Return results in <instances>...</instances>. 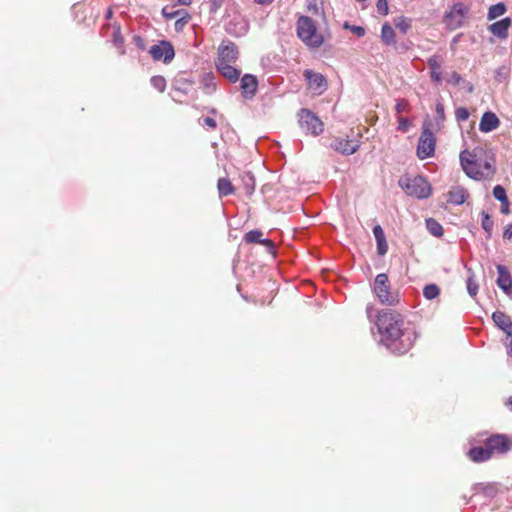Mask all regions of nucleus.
Listing matches in <instances>:
<instances>
[{"label": "nucleus", "instance_id": "obj_1", "mask_svg": "<svg viewBox=\"0 0 512 512\" xmlns=\"http://www.w3.org/2000/svg\"><path fill=\"white\" fill-rule=\"evenodd\" d=\"M376 326L380 343L393 354L407 353L418 337L416 329L410 323H405L400 313L391 309L379 312Z\"/></svg>", "mask_w": 512, "mask_h": 512}, {"label": "nucleus", "instance_id": "obj_2", "mask_svg": "<svg viewBox=\"0 0 512 512\" xmlns=\"http://www.w3.org/2000/svg\"><path fill=\"white\" fill-rule=\"evenodd\" d=\"M460 163L466 175L474 180L488 179L494 174L492 164L487 160L482 161L477 158L476 152L462 151L460 153Z\"/></svg>", "mask_w": 512, "mask_h": 512}, {"label": "nucleus", "instance_id": "obj_3", "mask_svg": "<svg viewBox=\"0 0 512 512\" xmlns=\"http://www.w3.org/2000/svg\"><path fill=\"white\" fill-rule=\"evenodd\" d=\"M297 36L309 48H319L323 42V35L317 31L314 20L308 16H300L296 24Z\"/></svg>", "mask_w": 512, "mask_h": 512}, {"label": "nucleus", "instance_id": "obj_4", "mask_svg": "<svg viewBox=\"0 0 512 512\" xmlns=\"http://www.w3.org/2000/svg\"><path fill=\"white\" fill-rule=\"evenodd\" d=\"M398 184L407 195L418 199L428 198L431 194V185L420 175L415 177H401Z\"/></svg>", "mask_w": 512, "mask_h": 512}, {"label": "nucleus", "instance_id": "obj_5", "mask_svg": "<svg viewBox=\"0 0 512 512\" xmlns=\"http://www.w3.org/2000/svg\"><path fill=\"white\" fill-rule=\"evenodd\" d=\"M435 130L430 127V124L427 120L424 121L422 127V133L420 135L418 146H417V156L420 159H426L431 157L435 151L436 138L434 136Z\"/></svg>", "mask_w": 512, "mask_h": 512}, {"label": "nucleus", "instance_id": "obj_6", "mask_svg": "<svg viewBox=\"0 0 512 512\" xmlns=\"http://www.w3.org/2000/svg\"><path fill=\"white\" fill-rule=\"evenodd\" d=\"M373 290L382 304L395 305L398 302V295L391 293L389 279L385 273L375 277Z\"/></svg>", "mask_w": 512, "mask_h": 512}, {"label": "nucleus", "instance_id": "obj_7", "mask_svg": "<svg viewBox=\"0 0 512 512\" xmlns=\"http://www.w3.org/2000/svg\"><path fill=\"white\" fill-rule=\"evenodd\" d=\"M469 14V7L462 2L455 3L449 11L445 13L444 23L450 30H455L463 26L465 19Z\"/></svg>", "mask_w": 512, "mask_h": 512}, {"label": "nucleus", "instance_id": "obj_8", "mask_svg": "<svg viewBox=\"0 0 512 512\" xmlns=\"http://www.w3.org/2000/svg\"><path fill=\"white\" fill-rule=\"evenodd\" d=\"M299 124L302 130L317 136L323 132V122L312 111L301 109L299 112Z\"/></svg>", "mask_w": 512, "mask_h": 512}, {"label": "nucleus", "instance_id": "obj_9", "mask_svg": "<svg viewBox=\"0 0 512 512\" xmlns=\"http://www.w3.org/2000/svg\"><path fill=\"white\" fill-rule=\"evenodd\" d=\"M149 53L151 54L153 60L163 61L165 64L170 63L175 56L173 45L169 41L165 40L154 44L150 48Z\"/></svg>", "mask_w": 512, "mask_h": 512}, {"label": "nucleus", "instance_id": "obj_10", "mask_svg": "<svg viewBox=\"0 0 512 512\" xmlns=\"http://www.w3.org/2000/svg\"><path fill=\"white\" fill-rule=\"evenodd\" d=\"M491 456L505 454L512 449V440L504 434H496L486 439Z\"/></svg>", "mask_w": 512, "mask_h": 512}, {"label": "nucleus", "instance_id": "obj_11", "mask_svg": "<svg viewBox=\"0 0 512 512\" xmlns=\"http://www.w3.org/2000/svg\"><path fill=\"white\" fill-rule=\"evenodd\" d=\"M238 48L237 46L229 41H222L218 48V57L216 63H234L238 59Z\"/></svg>", "mask_w": 512, "mask_h": 512}, {"label": "nucleus", "instance_id": "obj_12", "mask_svg": "<svg viewBox=\"0 0 512 512\" xmlns=\"http://www.w3.org/2000/svg\"><path fill=\"white\" fill-rule=\"evenodd\" d=\"M303 75L309 88L314 92L321 94L326 90L327 81L321 73L306 69Z\"/></svg>", "mask_w": 512, "mask_h": 512}, {"label": "nucleus", "instance_id": "obj_13", "mask_svg": "<svg viewBox=\"0 0 512 512\" xmlns=\"http://www.w3.org/2000/svg\"><path fill=\"white\" fill-rule=\"evenodd\" d=\"M329 146L343 155H352L359 149L360 145L358 141L335 137Z\"/></svg>", "mask_w": 512, "mask_h": 512}, {"label": "nucleus", "instance_id": "obj_14", "mask_svg": "<svg viewBox=\"0 0 512 512\" xmlns=\"http://www.w3.org/2000/svg\"><path fill=\"white\" fill-rule=\"evenodd\" d=\"M242 96L245 99H252L258 90V80L255 75L244 74L240 81Z\"/></svg>", "mask_w": 512, "mask_h": 512}, {"label": "nucleus", "instance_id": "obj_15", "mask_svg": "<svg viewBox=\"0 0 512 512\" xmlns=\"http://www.w3.org/2000/svg\"><path fill=\"white\" fill-rule=\"evenodd\" d=\"M498 277L496 280L497 286L506 294L512 293V277L508 268L502 264L497 265Z\"/></svg>", "mask_w": 512, "mask_h": 512}, {"label": "nucleus", "instance_id": "obj_16", "mask_svg": "<svg viewBox=\"0 0 512 512\" xmlns=\"http://www.w3.org/2000/svg\"><path fill=\"white\" fill-rule=\"evenodd\" d=\"M494 325L504 332L505 336L512 334V318L505 312L497 310L492 314Z\"/></svg>", "mask_w": 512, "mask_h": 512}, {"label": "nucleus", "instance_id": "obj_17", "mask_svg": "<svg viewBox=\"0 0 512 512\" xmlns=\"http://www.w3.org/2000/svg\"><path fill=\"white\" fill-rule=\"evenodd\" d=\"M512 24L510 17H505L497 22L488 26V30L499 39H506L508 37V30Z\"/></svg>", "mask_w": 512, "mask_h": 512}, {"label": "nucleus", "instance_id": "obj_18", "mask_svg": "<svg viewBox=\"0 0 512 512\" xmlns=\"http://www.w3.org/2000/svg\"><path fill=\"white\" fill-rule=\"evenodd\" d=\"M499 125L500 120L496 114L491 111H487L481 117L479 129L481 132L488 133L497 129Z\"/></svg>", "mask_w": 512, "mask_h": 512}, {"label": "nucleus", "instance_id": "obj_19", "mask_svg": "<svg viewBox=\"0 0 512 512\" xmlns=\"http://www.w3.org/2000/svg\"><path fill=\"white\" fill-rule=\"evenodd\" d=\"M262 236H263V233L261 231L251 230L245 234L244 240L247 243H259V244L265 245L267 247V250L270 253H273L275 250L274 243L269 239H263Z\"/></svg>", "mask_w": 512, "mask_h": 512}, {"label": "nucleus", "instance_id": "obj_20", "mask_svg": "<svg viewBox=\"0 0 512 512\" xmlns=\"http://www.w3.org/2000/svg\"><path fill=\"white\" fill-rule=\"evenodd\" d=\"M232 63H216L218 72L229 82L235 83L240 79V70L231 65Z\"/></svg>", "mask_w": 512, "mask_h": 512}, {"label": "nucleus", "instance_id": "obj_21", "mask_svg": "<svg viewBox=\"0 0 512 512\" xmlns=\"http://www.w3.org/2000/svg\"><path fill=\"white\" fill-rule=\"evenodd\" d=\"M441 64H442V59L438 55H432L427 60V65L430 69L431 80L437 84L441 83V81H442L441 72H440Z\"/></svg>", "mask_w": 512, "mask_h": 512}, {"label": "nucleus", "instance_id": "obj_22", "mask_svg": "<svg viewBox=\"0 0 512 512\" xmlns=\"http://www.w3.org/2000/svg\"><path fill=\"white\" fill-rule=\"evenodd\" d=\"M468 456L473 462H484L489 460L492 456L489 448L485 443V446L473 447L468 451Z\"/></svg>", "mask_w": 512, "mask_h": 512}, {"label": "nucleus", "instance_id": "obj_23", "mask_svg": "<svg viewBox=\"0 0 512 512\" xmlns=\"http://www.w3.org/2000/svg\"><path fill=\"white\" fill-rule=\"evenodd\" d=\"M467 190L462 186H454L448 193V202L454 205H461L466 201Z\"/></svg>", "mask_w": 512, "mask_h": 512}, {"label": "nucleus", "instance_id": "obj_24", "mask_svg": "<svg viewBox=\"0 0 512 512\" xmlns=\"http://www.w3.org/2000/svg\"><path fill=\"white\" fill-rule=\"evenodd\" d=\"M373 235L377 243V253L381 256L385 255L388 251V244L384 231L380 225L374 226Z\"/></svg>", "mask_w": 512, "mask_h": 512}, {"label": "nucleus", "instance_id": "obj_25", "mask_svg": "<svg viewBox=\"0 0 512 512\" xmlns=\"http://www.w3.org/2000/svg\"><path fill=\"white\" fill-rule=\"evenodd\" d=\"M227 32L236 37L244 36L248 32V23L243 19H234L228 24Z\"/></svg>", "mask_w": 512, "mask_h": 512}, {"label": "nucleus", "instance_id": "obj_26", "mask_svg": "<svg viewBox=\"0 0 512 512\" xmlns=\"http://www.w3.org/2000/svg\"><path fill=\"white\" fill-rule=\"evenodd\" d=\"M435 111H436V115H437L435 122L428 121V123L430 124V127L433 128V130L439 131L442 129L443 124L446 119L445 108H444L443 103L440 100H437V102H436Z\"/></svg>", "mask_w": 512, "mask_h": 512}, {"label": "nucleus", "instance_id": "obj_27", "mask_svg": "<svg viewBox=\"0 0 512 512\" xmlns=\"http://www.w3.org/2000/svg\"><path fill=\"white\" fill-rule=\"evenodd\" d=\"M381 40H382V42L385 45H388V46L394 45L395 42H396V40H395V31L392 28V26L389 25L388 23H385L382 26V29H381Z\"/></svg>", "mask_w": 512, "mask_h": 512}, {"label": "nucleus", "instance_id": "obj_28", "mask_svg": "<svg viewBox=\"0 0 512 512\" xmlns=\"http://www.w3.org/2000/svg\"><path fill=\"white\" fill-rule=\"evenodd\" d=\"M217 189L220 197H225L234 193L233 184L228 178H220L217 182Z\"/></svg>", "mask_w": 512, "mask_h": 512}, {"label": "nucleus", "instance_id": "obj_29", "mask_svg": "<svg viewBox=\"0 0 512 512\" xmlns=\"http://www.w3.org/2000/svg\"><path fill=\"white\" fill-rule=\"evenodd\" d=\"M507 12V6L503 2L491 5L488 9L487 20L492 21Z\"/></svg>", "mask_w": 512, "mask_h": 512}, {"label": "nucleus", "instance_id": "obj_30", "mask_svg": "<svg viewBox=\"0 0 512 512\" xmlns=\"http://www.w3.org/2000/svg\"><path fill=\"white\" fill-rule=\"evenodd\" d=\"M203 88L205 93L211 94L216 91L217 84L215 82V77L212 73L205 74L202 78Z\"/></svg>", "mask_w": 512, "mask_h": 512}, {"label": "nucleus", "instance_id": "obj_31", "mask_svg": "<svg viewBox=\"0 0 512 512\" xmlns=\"http://www.w3.org/2000/svg\"><path fill=\"white\" fill-rule=\"evenodd\" d=\"M426 227L428 231L435 237H440L443 235L442 225L433 218H429L426 220Z\"/></svg>", "mask_w": 512, "mask_h": 512}, {"label": "nucleus", "instance_id": "obj_32", "mask_svg": "<svg viewBox=\"0 0 512 512\" xmlns=\"http://www.w3.org/2000/svg\"><path fill=\"white\" fill-rule=\"evenodd\" d=\"M440 295V288L438 285L432 283V284H427L424 288H423V296L427 299V300H433V299H436L438 296Z\"/></svg>", "mask_w": 512, "mask_h": 512}, {"label": "nucleus", "instance_id": "obj_33", "mask_svg": "<svg viewBox=\"0 0 512 512\" xmlns=\"http://www.w3.org/2000/svg\"><path fill=\"white\" fill-rule=\"evenodd\" d=\"M493 196L502 203V206H508V197L503 186L496 185L493 188Z\"/></svg>", "mask_w": 512, "mask_h": 512}, {"label": "nucleus", "instance_id": "obj_34", "mask_svg": "<svg viewBox=\"0 0 512 512\" xmlns=\"http://www.w3.org/2000/svg\"><path fill=\"white\" fill-rule=\"evenodd\" d=\"M161 13L165 19L170 20V19L177 18L182 14H186V10L185 9L174 10L173 8L165 6L162 8Z\"/></svg>", "mask_w": 512, "mask_h": 512}, {"label": "nucleus", "instance_id": "obj_35", "mask_svg": "<svg viewBox=\"0 0 512 512\" xmlns=\"http://www.w3.org/2000/svg\"><path fill=\"white\" fill-rule=\"evenodd\" d=\"M469 276L467 278V291L471 297H475L478 293V284L474 279V274L471 272V270H468Z\"/></svg>", "mask_w": 512, "mask_h": 512}, {"label": "nucleus", "instance_id": "obj_36", "mask_svg": "<svg viewBox=\"0 0 512 512\" xmlns=\"http://www.w3.org/2000/svg\"><path fill=\"white\" fill-rule=\"evenodd\" d=\"M411 19L406 17H398L395 19V26L399 29L403 34H406L408 30L411 28Z\"/></svg>", "mask_w": 512, "mask_h": 512}, {"label": "nucleus", "instance_id": "obj_37", "mask_svg": "<svg viewBox=\"0 0 512 512\" xmlns=\"http://www.w3.org/2000/svg\"><path fill=\"white\" fill-rule=\"evenodd\" d=\"M151 86L158 92H164L166 89V80L163 76L156 75L150 79Z\"/></svg>", "mask_w": 512, "mask_h": 512}, {"label": "nucleus", "instance_id": "obj_38", "mask_svg": "<svg viewBox=\"0 0 512 512\" xmlns=\"http://www.w3.org/2000/svg\"><path fill=\"white\" fill-rule=\"evenodd\" d=\"M481 226L485 230V232L488 234V237H490L492 229H493V221L488 213L485 211L482 212V221Z\"/></svg>", "mask_w": 512, "mask_h": 512}, {"label": "nucleus", "instance_id": "obj_39", "mask_svg": "<svg viewBox=\"0 0 512 512\" xmlns=\"http://www.w3.org/2000/svg\"><path fill=\"white\" fill-rule=\"evenodd\" d=\"M244 186L246 192L251 194L255 189V179L251 173H246L243 177Z\"/></svg>", "mask_w": 512, "mask_h": 512}, {"label": "nucleus", "instance_id": "obj_40", "mask_svg": "<svg viewBox=\"0 0 512 512\" xmlns=\"http://www.w3.org/2000/svg\"><path fill=\"white\" fill-rule=\"evenodd\" d=\"M190 19L189 13L186 11V14H182L179 16V18L175 22V30L176 31H182L185 25L188 23Z\"/></svg>", "mask_w": 512, "mask_h": 512}, {"label": "nucleus", "instance_id": "obj_41", "mask_svg": "<svg viewBox=\"0 0 512 512\" xmlns=\"http://www.w3.org/2000/svg\"><path fill=\"white\" fill-rule=\"evenodd\" d=\"M470 113L467 108L459 107L455 110V118L458 122H463L468 120Z\"/></svg>", "mask_w": 512, "mask_h": 512}, {"label": "nucleus", "instance_id": "obj_42", "mask_svg": "<svg viewBox=\"0 0 512 512\" xmlns=\"http://www.w3.org/2000/svg\"><path fill=\"white\" fill-rule=\"evenodd\" d=\"M344 28L349 29L353 34H356L358 37H363L366 33L365 28L362 26L349 25L345 24Z\"/></svg>", "mask_w": 512, "mask_h": 512}, {"label": "nucleus", "instance_id": "obj_43", "mask_svg": "<svg viewBox=\"0 0 512 512\" xmlns=\"http://www.w3.org/2000/svg\"><path fill=\"white\" fill-rule=\"evenodd\" d=\"M411 126V123L408 118L406 117H399L398 118V127L397 129L401 132H407L409 127Z\"/></svg>", "mask_w": 512, "mask_h": 512}, {"label": "nucleus", "instance_id": "obj_44", "mask_svg": "<svg viewBox=\"0 0 512 512\" xmlns=\"http://www.w3.org/2000/svg\"><path fill=\"white\" fill-rule=\"evenodd\" d=\"M377 11L381 15H387L388 14V1L387 0H378L377 4Z\"/></svg>", "mask_w": 512, "mask_h": 512}, {"label": "nucleus", "instance_id": "obj_45", "mask_svg": "<svg viewBox=\"0 0 512 512\" xmlns=\"http://www.w3.org/2000/svg\"><path fill=\"white\" fill-rule=\"evenodd\" d=\"M408 101L405 99H400L396 102L395 110L398 114L405 112L408 109Z\"/></svg>", "mask_w": 512, "mask_h": 512}, {"label": "nucleus", "instance_id": "obj_46", "mask_svg": "<svg viewBox=\"0 0 512 512\" xmlns=\"http://www.w3.org/2000/svg\"><path fill=\"white\" fill-rule=\"evenodd\" d=\"M502 343L506 348L508 356L512 358V334L511 336H505V338L502 340Z\"/></svg>", "mask_w": 512, "mask_h": 512}, {"label": "nucleus", "instance_id": "obj_47", "mask_svg": "<svg viewBox=\"0 0 512 512\" xmlns=\"http://www.w3.org/2000/svg\"><path fill=\"white\" fill-rule=\"evenodd\" d=\"M462 81V77L457 72H452L449 78L447 79V82L453 85H459Z\"/></svg>", "mask_w": 512, "mask_h": 512}, {"label": "nucleus", "instance_id": "obj_48", "mask_svg": "<svg viewBox=\"0 0 512 512\" xmlns=\"http://www.w3.org/2000/svg\"><path fill=\"white\" fill-rule=\"evenodd\" d=\"M201 125L207 126V127H209L210 129H213V130L216 129V127H217L216 121L213 118H211V117L203 118Z\"/></svg>", "mask_w": 512, "mask_h": 512}, {"label": "nucleus", "instance_id": "obj_49", "mask_svg": "<svg viewBox=\"0 0 512 512\" xmlns=\"http://www.w3.org/2000/svg\"><path fill=\"white\" fill-rule=\"evenodd\" d=\"M224 3V0H210V11L216 12Z\"/></svg>", "mask_w": 512, "mask_h": 512}, {"label": "nucleus", "instance_id": "obj_50", "mask_svg": "<svg viewBox=\"0 0 512 512\" xmlns=\"http://www.w3.org/2000/svg\"><path fill=\"white\" fill-rule=\"evenodd\" d=\"M307 8L310 12H312L314 14H318L319 9H318L317 0H308Z\"/></svg>", "mask_w": 512, "mask_h": 512}, {"label": "nucleus", "instance_id": "obj_51", "mask_svg": "<svg viewBox=\"0 0 512 512\" xmlns=\"http://www.w3.org/2000/svg\"><path fill=\"white\" fill-rule=\"evenodd\" d=\"M503 238L507 240H512V223L506 226L503 233Z\"/></svg>", "mask_w": 512, "mask_h": 512}, {"label": "nucleus", "instance_id": "obj_52", "mask_svg": "<svg viewBox=\"0 0 512 512\" xmlns=\"http://www.w3.org/2000/svg\"><path fill=\"white\" fill-rule=\"evenodd\" d=\"M179 5H189L191 0H176Z\"/></svg>", "mask_w": 512, "mask_h": 512}, {"label": "nucleus", "instance_id": "obj_53", "mask_svg": "<svg viewBox=\"0 0 512 512\" xmlns=\"http://www.w3.org/2000/svg\"><path fill=\"white\" fill-rule=\"evenodd\" d=\"M273 0H255L256 3L258 4H266V3H271Z\"/></svg>", "mask_w": 512, "mask_h": 512}, {"label": "nucleus", "instance_id": "obj_54", "mask_svg": "<svg viewBox=\"0 0 512 512\" xmlns=\"http://www.w3.org/2000/svg\"><path fill=\"white\" fill-rule=\"evenodd\" d=\"M507 406L512 410V396L508 398Z\"/></svg>", "mask_w": 512, "mask_h": 512}, {"label": "nucleus", "instance_id": "obj_55", "mask_svg": "<svg viewBox=\"0 0 512 512\" xmlns=\"http://www.w3.org/2000/svg\"><path fill=\"white\" fill-rule=\"evenodd\" d=\"M486 489H487L486 493L489 494L493 490V487L492 486L491 487H487Z\"/></svg>", "mask_w": 512, "mask_h": 512}, {"label": "nucleus", "instance_id": "obj_56", "mask_svg": "<svg viewBox=\"0 0 512 512\" xmlns=\"http://www.w3.org/2000/svg\"><path fill=\"white\" fill-rule=\"evenodd\" d=\"M467 90H468L469 92H472V91H473V86H472V85H470L469 87H467Z\"/></svg>", "mask_w": 512, "mask_h": 512}, {"label": "nucleus", "instance_id": "obj_57", "mask_svg": "<svg viewBox=\"0 0 512 512\" xmlns=\"http://www.w3.org/2000/svg\"><path fill=\"white\" fill-rule=\"evenodd\" d=\"M458 37H459V36H457V37H455V38L453 39V42H454V43H455V42H457Z\"/></svg>", "mask_w": 512, "mask_h": 512}, {"label": "nucleus", "instance_id": "obj_58", "mask_svg": "<svg viewBox=\"0 0 512 512\" xmlns=\"http://www.w3.org/2000/svg\"><path fill=\"white\" fill-rule=\"evenodd\" d=\"M502 212H503V213H506V212H507V209L502 208Z\"/></svg>", "mask_w": 512, "mask_h": 512}]
</instances>
